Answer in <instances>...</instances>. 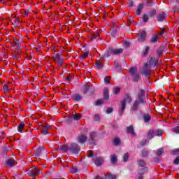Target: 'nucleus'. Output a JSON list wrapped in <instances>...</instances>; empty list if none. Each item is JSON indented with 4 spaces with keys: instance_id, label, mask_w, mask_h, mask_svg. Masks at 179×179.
Wrapping results in <instances>:
<instances>
[{
    "instance_id": "f257e3e1",
    "label": "nucleus",
    "mask_w": 179,
    "mask_h": 179,
    "mask_svg": "<svg viewBox=\"0 0 179 179\" xmlns=\"http://www.w3.org/2000/svg\"><path fill=\"white\" fill-rule=\"evenodd\" d=\"M157 64L159 61L155 57H150L148 62L145 63L141 70L142 75L145 76H149L150 75V69L152 68H157Z\"/></svg>"
},
{
    "instance_id": "f03ea898",
    "label": "nucleus",
    "mask_w": 179,
    "mask_h": 179,
    "mask_svg": "<svg viewBox=\"0 0 179 179\" xmlns=\"http://www.w3.org/2000/svg\"><path fill=\"white\" fill-rule=\"evenodd\" d=\"M132 101V99L129 95H127L126 97L122 101L121 106L119 108V114L120 115H122L124 114V111L125 110V107L127 106V103H129Z\"/></svg>"
},
{
    "instance_id": "7ed1b4c3",
    "label": "nucleus",
    "mask_w": 179,
    "mask_h": 179,
    "mask_svg": "<svg viewBox=\"0 0 179 179\" xmlns=\"http://www.w3.org/2000/svg\"><path fill=\"white\" fill-rule=\"evenodd\" d=\"M122 52H124V49L122 48L117 49L110 48L107 52L105 53L104 58H106V57H110V55H112V54H113L114 55H118Z\"/></svg>"
},
{
    "instance_id": "20e7f679",
    "label": "nucleus",
    "mask_w": 179,
    "mask_h": 179,
    "mask_svg": "<svg viewBox=\"0 0 179 179\" xmlns=\"http://www.w3.org/2000/svg\"><path fill=\"white\" fill-rule=\"evenodd\" d=\"M129 73L132 76V80L133 82H138L139 79H141V76H139V73L138 72V69L136 67H131L129 69Z\"/></svg>"
},
{
    "instance_id": "39448f33",
    "label": "nucleus",
    "mask_w": 179,
    "mask_h": 179,
    "mask_svg": "<svg viewBox=\"0 0 179 179\" xmlns=\"http://www.w3.org/2000/svg\"><path fill=\"white\" fill-rule=\"evenodd\" d=\"M41 170L38 169L36 166H33L30 168L27 172V174L29 177H33V178L36 177V176H38V174H41Z\"/></svg>"
},
{
    "instance_id": "423d86ee",
    "label": "nucleus",
    "mask_w": 179,
    "mask_h": 179,
    "mask_svg": "<svg viewBox=\"0 0 179 179\" xmlns=\"http://www.w3.org/2000/svg\"><path fill=\"white\" fill-rule=\"evenodd\" d=\"M138 167H143L141 169L138 171V179H142V174H145L146 171H148V168H144L145 166V161L143 160H139L138 162Z\"/></svg>"
},
{
    "instance_id": "0eeeda50",
    "label": "nucleus",
    "mask_w": 179,
    "mask_h": 179,
    "mask_svg": "<svg viewBox=\"0 0 179 179\" xmlns=\"http://www.w3.org/2000/svg\"><path fill=\"white\" fill-rule=\"evenodd\" d=\"M61 52H55L53 54V58L56 61V62L59 63V66H62V64H64V58H61Z\"/></svg>"
},
{
    "instance_id": "6e6552de",
    "label": "nucleus",
    "mask_w": 179,
    "mask_h": 179,
    "mask_svg": "<svg viewBox=\"0 0 179 179\" xmlns=\"http://www.w3.org/2000/svg\"><path fill=\"white\" fill-rule=\"evenodd\" d=\"M80 150V148H79V145L76 143H73L69 146V151L71 152V153H79V151Z\"/></svg>"
},
{
    "instance_id": "1a4fd4ad",
    "label": "nucleus",
    "mask_w": 179,
    "mask_h": 179,
    "mask_svg": "<svg viewBox=\"0 0 179 179\" xmlns=\"http://www.w3.org/2000/svg\"><path fill=\"white\" fill-rule=\"evenodd\" d=\"M17 162L14 159H9L6 161V166L8 168L13 167V166H16Z\"/></svg>"
},
{
    "instance_id": "9d476101",
    "label": "nucleus",
    "mask_w": 179,
    "mask_h": 179,
    "mask_svg": "<svg viewBox=\"0 0 179 179\" xmlns=\"http://www.w3.org/2000/svg\"><path fill=\"white\" fill-rule=\"evenodd\" d=\"M87 139L86 134H82L81 135L78 136L77 138V141L78 143H85Z\"/></svg>"
},
{
    "instance_id": "9b49d317",
    "label": "nucleus",
    "mask_w": 179,
    "mask_h": 179,
    "mask_svg": "<svg viewBox=\"0 0 179 179\" xmlns=\"http://www.w3.org/2000/svg\"><path fill=\"white\" fill-rule=\"evenodd\" d=\"M145 40H146V32L143 31L138 38V41H139V43H143Z\"/></svg>"
},
{
    "instance_id": "f8f14e48",
    "label": "nucleus",
    "mask_w": 179,
    "mask_h": 179,
    "mask_svg": "<svg viewBox=\"0 0 179 179\" xmlns=\"http://www.w3.org/2000/svg\"><path fill=\"white\" fill-rule=\"evenodd\" d=\"M143 96H145V90H141L138 93V101L140 103H143Z\"/></svg>"
},
{
    "instance_id": "ddd939ff",
    "label": "nucleus",
    "mask_w": 179,
    "mask_h": 179,
    "mask_svg": "<svg viewBox=\"0 0 179 179\" xmlns=\"http://www.w3.org/2000/svg\"><path fill=\"white\" fill-rule=\"evenodd\" d=\"M150 41L152 44H156V43L159 41V35L157 34L152 35V36L151 37Z\"/></svg>"
},
{
    "instance_id": "4468645a",
    "label": "nucleus",
    "mask_w": 179,
    "mask_h": 179,
    "mask_svg": "<svg viewBox=\"0 0 179 179\" xmlns=\"http://www.w3.org/2000/svg\"><path fill=\"white\" fill-rule=\"evenodd\" d=\"M95 136H96V133H94V132L90 133V143L91 145L94 144V138H95Z\"/></svg>"
},
{
    "instance_id": "2eb2a0df",
    "label": "nucleus",
    "mask_w": 179,
    "mask_h": 179,
    "mask_svg": "<svg viewBox=\"0 0 179 179\" xmlns=\"http://www.w3.org/2000/svg\"><path fill=\"white\" fill-rule=\"evenodd\" d=\"M158 22H163L166 19V14L164 13H162L157 17Z\"/></svg>"
},
{
    "instance_id": "dca6fc26",
    "label": "nucleus",
    "mask_w": 179,
    "mask_h": 179,
    "mask_svg": "<svg viewBox=\"0 0 179 179\" xmlns=\"http://www.w3.org/2000/svg\"><path fill=\"white\" fill-rule=\"evenodd\" d=\"M48 129H50V127L48 126L41 127V131L43 134V135H47V134H48Z\"/></svg>"
},
{
    "instance_id": "f3484780",
    "label": "nucleus",
    "mask_w": 179,
    "mask_h": 179,
    "mask_svg": "<svg viewBox=\"0 0 179 179\" xmlns=\"http://www.w3.org/2000/svg\"><path fill=\"white\" fill-rule=\"evenodd\" d=\"M26 124H24V122H21L20 123V124L18 125L17 127V131L18 132H23V129H24V127H25Z\"/></svg>"
},
{
    "instance_id": "a211bd4d",
    "label": "nucleus",
    "mask_w": 179,
    "mask_h": 179,
    "mask_svg": "<svg viewBox=\"0 0 179 179\" xmlns=\"http://www.w3.org/2000/svg\"><path fill=\"white\" fill-rule=\"evenodd\" d=\"M108 88H105L103 90V99L104 100H108L109 95H108Z\"/></svg>"
},
{
    "instance_id": "6ab92c4d",
    "label": "nucleus",
    "mask_w": 179,
    "mask_h": 179,
    "mask_svg": "<svg viewBox=\"0 0 179 179\" xmlns=\"http://www.w3.org/2000/svg\"><path fill=\"white\" fill-rule=\"evenodd\" d=\"M127 132L128 134H131L134 136H135L136 134H135V131L134 130V127L130 126L127 127Z\"/></svg>"
},
{
    "instance_id": "aec40b11",
    "label": "nucleus",
    "mask_w": 179,
    "mask_h": 179,
    "mask_svg": "<svg viewBox=\"0 0 179 179\" xmlns=\"http://www.w3.org/2000/svg\"><path fill=\"white\" fill-rule=\"evenodd\" d=\"M73 100L74 101H80V100H82V96H80L78 94H76L73 96Z\"/></svg>"
},
{
    "instance_id": "412c9836",
    "label": "nucleus",
    "mask_w": 179,
    "mask_h": 179,
    "mask_svg": "<svg viewBox=\"0 0 179 179\" xmlns=\"http://www.w3.org/2000/svg\"><path fill=\"white\" fill-rule=\"evenodd\" d=\"M96 166H101L103 164V158H96L94 161Z\"/></svg>"
},
{
    "instance_id": "4be33fe9",
    "label": "nucleus",
    "mask_w": 179,
    "mask_h": 179,
    "mask_svg": "<svg viewBox=\"0 0 179 179\" xmlns=\"http://www.w3.org/2000/svg\"><path fill=\"white\" fill-rule=\"evenodd\" d=\"M155 135V131H153V130H150L148 134L147 138L148 139H152Z\"/></svg>"
},
{
    "instance_id": "5701e85b",
    "label": "nucleus",
    "mask_w": 179,
    "mask_h": 179,
    "mask_svg": "<svg viewBox=\"0 0 179 179\" xmlns=\"http://www.w3.org/2000/svg\"><path fill=\"white\" fill-rule=\"evenodd\" d=\"M61 150H63V152H68L69 150V146L67 145H62L60 146Z\"/></svg>"
},
{
    "instance_id": "b1692460",
    "label": "nucleus",
    "mask_w": 179,
    "mask_h": 179,
    "mask_svg": "<svg viewBox=\"0 0 179 179\" xmlns=\"http://www.w3.org/2000/svg\"><path fill=\"white\" fill-rule=\"evenodd\" d=\"M41 152H43V148H38L35 152H34V155L35 156H36L37 157H38V156H40L41 155Z\"/></svg>"
},
{
    "instance_id": "393cba45",
    "label": "nucleus",
    "mask_w": 179,
    "mask_h": 179,
    "mask_svg": "<svg viewBox=\"0 0 179 179\" xmlns=\"http://www.w3.org/2000/svg\"><path fill=\"white\" fill-rule=\"evenodd\" d=\"M148 52H149V47L145 46L143 51V57H146V55H148Z\"/></svg>"
},
{
    "instance_id": "a878e982",
    "label": "nucleus",
    "mask_w": 179,
    "mask_h": 179,
    "mask_svg": "<svg viewBox=\"0 0 179 179\" xmlns=\"http://www.w3.org/2000/svg\"><path fill=\"white\" fill-rule=\"evenodd\" d=\"M142 9H143V6L140 5L136 11V15H141Z\"/></svg>"
},
{
    "instance_id": "bb28decb",
    "label": "nucleus",
    "mask_w": 179,
    "mask_h": 179,
    "mask_svg": "<svg viewBox=\"0 0 179 179\" xmlns=\"http://www.w3.org/2000/svg\"><path fill=\"white\" fill-rule=\"evenodd\" d=\"M138 106H139V101H135L133 105V110H134V111L138 110Z\"/></svg>"
},
{
    "instance_id": "cd10ccee",
    "label": "nucleus",
    "mask_w": 179,
    "mask_h": 179,
    "mask_svg": "<svg viewBox=\"0 0 179 179\" xmlns=\"http://www.w3.org/2000/svg\"><path fill=\"white\" fill-rule=\"evenodd\" d=\"M143 120L145 122H149V121H150V115H149V114L144 115Z\"/></svg>"
},
{
    "instance_id": "c85d7f7f",
    "label": "nucleus",
    "mask_w": 179,
    "mask_h": 179,
    "mask_svg": "<svg viewBox=\"0 0 179 179\" xmlns=\"http://www.w3.org/2000/svg\"><path fill=\"white\" fill-rule=\"evenodd\" d=\"M149 20V16L147 14H144L143 15V22H144V23H146L147 22H148Z\"/></svg>"
},
{
    "instance_id": "c756f323",
    "label": "nucleus",
    "mask_w": 179,
    "mask_h": 179,
    "mask_svg": "<svg viewBox=\"0 0 179 179\" xmlns=\"http://www.w3.org/2000/svg\"><path fill=\"white\" fill-rule=\"evenodd\" d=\"M110 162L111 163H113V164L117 163V157L115 155H112L110 157Z\"/></svg>"
},
{
    "instance_id": "7c9ffc66",
    "label": "nucleus",
    "mask_w": 179,
    "mask_h": 179,
    "mask_svg": "<svg viewBox=\"0 0 179 179\" xmlns=\"http://www.w3.org/2000/svg\"><path fill=\"white\" fill-rule=\"evenodd\" d=\"M163 153H164V150H163L162 148H159V149L157 151V156H162V155H163Z\"/></svg>"
},
{
    "instance_id": "2f4dec72",
    "label": "nucleus",
    "mask_w": 179,
    "mask_h": 179,
    "mask_svg": "<svg viewBox=\"0 0 179 179\" xmlns=\"http://www.w3.org/2000/svg\"><path fill=\"white\" fill-rule=\"evenodd\" d=\"M21 14L22 16H29V10H22Z\"/></svg>"
},
{
    "instance_id": "473e14b6",
    "label": "nucleus",
    "mask_w": 179,
    "mask_h": 179,
    "mask_svg": "<svg viewBox=\"0 0 179 179\" xmlns=\"http://www.w3.org/2000/svg\"><path fill=\"white\" fill-rule=\"evenodd\" d=\"M155 134L157 136H162V135H163V131L162 130H157L155 132Z\"/></svg>"
},
{
    "instance_id": "72a5a7b5",
    "label": "nucleus",
    "mask_w": 179,
    "mask_h": 179,
    "mask_svg": "<svg viewBox=\"0 0 179 179\" xmlns=\"http://www.w3.org/2000/svg\"><path fill=\"white\" fill-rule=\"evenodd\" d=\"M95 65L98 68V69H101V68H103V64H101V62H96Z\"/></svg>"
},
{
    "instance_id": "f704fd0d",
    "label": "nucleus",
    "mask_w": 179,
    "mask_h": 179,
    "mask_svg": "<svg viewBox=\"0 0 179 179\" xmlns=\"http://www.w3.org/2000/svg\"><path fill=\"white\" fill-rule=\"evenodd\" d=\"M3 90L4 93H8V92H9V87H8L6 85H4L3 87Z\"/></svg>"
},
{
    "instance_id": "c9c22d12",
    "label": "nucleus",
    "mask_w": 179,
    "mask_h": 179,
    "mask_svg": "<svg viewBox=\"0 0 179 179\" xmlns=\"http://www.w3.org/2000/svg\"><path fill=\"white\" fill-rule=\"evenodd\" d=\"M129 157V155L128 153L124 154V155L123 156V161L125 162H128V159Z\"/></svg>"
},
{
    "instance_id": "e433bc0d",
    "label": "nucleus",
    "mask_w": 179,
    "mask_h": 179,
    "mask_svg": "<svg viewBox=\"0 0 179 179\" xmlns=\"http://www.w3.org/2000/svg\"><path fill=\"white\" fill-rule=\"evenodd\" d=\"M120 87H116L113 88V94H118V92H120Z\"/></svg>"
},
{
    "instance_id": "4c0bfd02",
    "label": "nucleus",
    "mask_w": 179,
    "mask_h": 179,
    "mask_svg": "<svg viewBox=\"0 0 179 179\" xmlns=\"http://www.w3.org/2000/svg\"><path fill=\"white\" fill-rule=\"evenodd\" d=\"M104 103V101L103 99H99L98 101H96V106H101Z\"/></svg>"
},
{
    "instance_id": "58836bf2",
    "label": "nucleus",
    "mask_w": 179,
    "mask_h": 179,
    "mask_svg": "<svg viewBox=\"0 0 179 179\" xmlns=\"http://www.w3.org/2000/svg\"><path fill=\"white\" fill-rule=\"evenodd\" d=\"M172 131L175 134H179V125L172 129Z\"/></svg>"
},
{
    "instance_id": "ea45409f",
    "label": "nucleus",
    "mask_w": 179,
    "mask_h": 179,
    "mask_svg": "<svg viewBox=\"0 0 179 179\" xmlns=\"http://www.w3.org/2000/svg\"><path fill=\"white\" fill-rule=\"evenodd\" d=\"M120 142H121V141L118 138H115L114 139V145H120Z\"/></svg>"
},
{
    "instance_id": "a19ab883",
    "label": "nucleus",
    "mask_w": 179,
    "mask_h": 179,
    "mask_svg": "<svg viewBox=\"0 0 179 179\" xmlns=\"http://www.w3.org/2000/svg\"><path fill=\"white\" fill-rule=\"evenodd\" d=\"M89 55V52H85V53L83 54L81 56L82 59H85L86 57Z\"/></svg>"
},
{
    "instance_id": "79ce46f5",
    "label": "nucleus",
    "mask_w": 179,
    "mask_h": 179,
    "mask_svg": "<svg viewBox=\"0 0 179 179\" xmlns=\"http://www.w3.org/2000/svg\"><path fill=\"white\" fill-rule=\"evenodd\" d=\"M80 118V115L76 113L73 115V120H75L76 121H78V120H79Z\"/></svg>"
},
{
    "instance_id": "37998d69",
    "label": "nucleus",
    "mask_w": 179,
    "mask_h": 179,
    "mask_svg": "<svg viewBox=\"0 0 179 179\" xmlns=\"http://www.w3.org/2000/svg\"><path fill=\"white\" fill-rule=\"evenodd\" d=\"M164 33H166V29H161V31L158 33V36H164Z\"/></svg>"
},
{
    "instance_id": "c03bdc74",
    "label": "nucleus",
    "mask_w": 179,
    "mask_h": 179,
    "mask_svg": "<svg viewBox=\"0 0 179 179\" xmlns=\"http://www.w3.org/2000/svg\"><path fill=\"white\" fill-rule=\"evenodd\" d=\"M108 179H117V176L113 175V174H109L108 176Z\"/></svg>"
},
{
    "instance_id": "a18cd8bd",
    "label": "nucleus",
    "mask_w": 179,
    "mask_h": 179,
    "mask_svg": "<svg viewBox=\"0 0 179 179\" xmlns=\"http://www.w3.org/2000/svg\"><path fill=\"white\" fill-rule=\"evenodd\" d=\"M157 56L158 57H160V55H162V54H163V50L162 49H159L157 51Z\"/></svg>"
},
{
    "instance_id": "49530a36",
    "label": "nucleus",
    "mask_w": 179,
    "mask_h": 179,
    "mask_svg": "<svg viewBox=\"0 0 179 179\" xmlns=\"http://www.w3.org/2000/svg\"><path fill=\"white\" fill-rule=\"evenodd\" d=\"M105 83H110V77L106 76L104 78Z\"/></svg>"
},
{
    "instance_id": "de8ad7c7",
    "label": "nucleus",
    "mask_w": 179,
    "mask_h": 179,
    "mask_svg": "<svg viewBox=\"0 0 179 179\" xmlns=\"http://www.w3.org/2000/svg\"><path fill=\"white\" fill-rule=\"evenodd\" d=\"M94 120L95 121H100V115H95L94 117Z\"/></svg>"
},
{
    "instance_id": "09e8293b",
    "label": "nucleus",
    "mask_w": 179,
    "mask_h": 179,
    "mask_svg": "<svg viewBox=\"0 0 179 179\" xmlns=\"http://www.w3.org/2000/svg\"><path fill=\"white\" fill-rule=\"evenodd\" d=\"M148 155H149V152H148V150H144L142 152V155L145 157V156H148Z\"/></svg>"
},
{
    "instance_id": "8fccbe9b",
    "label": "nucleus",
    "mask_w": 179,
    "mask_h": 179,
    "mask_svg": "<svg viewBox=\"0 0 179 179\" xmlns=\"http://www.w3.org/2000/svg\"><path fill=\"white\" fill-rule=\"evenodd\" d=\"M87 157H93V152L92 151L87 152Z\"/></svg>"
},
{
    "instance_id": "3c124183",
    "label": "nucleus",
    "mask_w": 179,
    "mask_h": 179,
    "mask_svg": "<svg viewBox=\"0 0 179 179\" xmlns=\"http://www.w3.org/2000/svg\"><path fill=\"white\" fill-rule=\"evenodd\" d=\"M71 172L73 173V174H75V173H78V168H73L71 170Z\"/></svg>"
},
{
    "instance_id": "603ef678",
    "label": "nucleus",
    "mask_w": 179,
    "mask_h": 179,
    "mask_svg": "<svg viewBox=\"0 0 179 179\" xmlns=\"http://www.w3.org/2000/svg\"><path fill=\"white\" fill-rule=\"evenodd\" d=\"M173 155H179V148L173 150Z\"/></svg>"
},
{
    "instance_id": "864d4df0",
    "label": "nucleus",
    "mask_w": 179,
    "mask_h": 179,
    "mask_svg": "<svg viewBox=\"0 0 179 179\" xmlns=\"http://www.w3.org/2000/svg\"><path fill=\"white\" fill-rule=\"evenodd\" d=\"M111 113H113V109L111 108H108L107 110H106V113L107 114H111Z\"/></svg>"
},
{
    "instance_id": "5fc2aeb1",
    "label": "nucleus",
    "mask_w": 179,
    "mask_h": 179,
    "mask_svg": "<svg viewBox=\"0 0 179 179\" xmlns=\"http://www.w3.org/2000/svg\"><path fill=\"white\" fill-rule=\"evenodd\" d=\"M174 164H179V157H176L173 161Z\"/></svg>"
},
{
    "instance_id": "6e6d98bb",
    "label": "nucleus",
    "mask_w": 179,
    "mask_h": 179,
    "mask_svg": "<svg viewBox=\"0 0 179 179\" xmlns=\"http://www.w3.org/2000/svg\"><path fill=\"white\" fill-rule=\"evenodd\" d=\"M15 44L17 45V50H20V43H19V41H16Z\"/></svg>"
},
{
    "instance_id": "4d7b16f0",
    "label": "nucleus",
    "mask_w": 179,
    "mask_h": 179,
    "mask_svg": "<svg viewBox=\"0 0 179 179\" xmlns=\"http://www.w3.org/2000/svg\"><path fill=\"white\" fill-rule=\"evenodd\" d=\"M89 90V87L85 86V90H84V93H86Z\"/></svg>"
},
{
    "instance_id": "13d9d810",
    "label": "nucleus",
    "mask_w": 179,
    "mask_h": 179,
    "mask_svg": "<svg viewBox=\"0 0 179 179\" xmlns=\"http://www.w3.org/2000/svg\"><path fill=\"white\" fill-rule=\"evenodd\" d=\"M125 45H126V47H129V42H126L125 43Z\"/></svg>"
},
{
    "instance_id": "bf43d9fd",
    "label": "nucleus",
    "mask_w": 179,
    "mask_h": 179,
    "mask_svg": "<svg viewBox=\"0 0 179 179\" xmlns=\"http://www.w3.org/2000/svg\"><path fill=\"white\" fill-rule=\"evenodd\" d=\"M94 179H103V178H101L100 176H96Z\"/></svg>"
},
{
    "instance_id": "052dcab7",
    "label": "nucleus",
    "mask_w": 179,
    "mask_h": 179,
    "mask_svg": "<svg viewBox=\"0 0 179 179\" xmlns=\"http://www.w3.org/2000/svg\"><path fill=\"white\" fill-rule=\"evenodd\" d=\"M15 20H16L17 23H19V18L16 17Z\"/></svg>"
},
{
    "instance_id": "680f3d73",
    "label": "nucleus",
    "mask_w": 179,
    "mask_h": 179,
    "mask_svg": "<svg viewBox=\"0 0 179 179\" xmlns=\"http://www.w3.org/2000/svg\"><path fill=\"white\" fill-rule=\"evenodd\" d=\"M176 3L177 5H179V0H177Z\"/></svg>"
},
{
    "instance_id": "e2e57ef3",
    "label": "nucleus",
    "mask_w": 179,
    "mask_h": 179,
    "mask_svg": "<svg viewBox=\"0 0 179 179\" xmlns=\"http://www.w3.org/2000/svg\"><path fill=\"white\" fill-rule=\"evenodd\" d=\"M1 1H5V0H1Z\"/></svg>"
}]
</instances>
